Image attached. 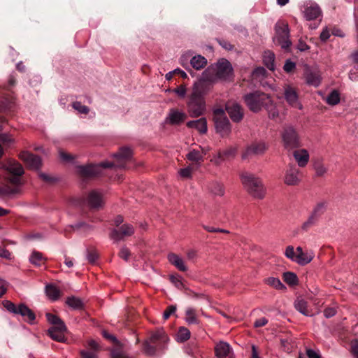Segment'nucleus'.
<instances>
[{"label": "nucleus", "instance_id": "52", "mask_svg": "<svg viewBox=\"0 0 358 358\" xmlns=\"http://www.w3.org/2000/svg\"><path fill=\"white\" fill-rule=\"evenodd\" d=\"M192 171H193V168L192 166H189L184 169H181L178 171V173L182 178L188 179V178H192Z\"/></svg>", "mask_w": 358, "mask_h": 358}, {"label": "nucleus", "instance_id": "64", "mask_svg": "<svg viewBox=\"0 0 358 358\" xmlns=\"http://www.w3.org/2000/svg\"><path fill=\"white\" fill-rule=\"evenodd\" d=\"M81 356L83 358H96L94 351L83 350L81 352Z\"/></svg>", "mask_w": 358, "mask_h": 358}, {"label": "nucleus", "instance_id": "15", "mask_svg": "<svg viewBox=\"0 0 358 358\" xmlns=\"http://www.w3.org/2000/svg\"><path fill=\"white\" fill-rule=\"evenodd\" d=\"M20 157L31 169L37 170L41 166V158L29 152H22Z\"/></svg>", "mask_w": 358, "mask_h": 358}, {"label": "nucleus", "instance_id": "10", "mask_svg": "<svg viewBox=\"0 0 358 358\" xmlns=\"http://www.w3.org/2000/svg\"><path fill=\"white\" fill-rule=\"evenodd\" d=\"M187 110L192 117L201 116L206 110V103L203 98H197L190 95L187 103Z\"/></svg>", "mask_w": 358, "mask_h": 358}, {"label": "nucleus", "instance_id": "43", "mask_svg": "<svg viewBox=\"0 0 358 358\" xmlns=\"http://www.w3.org/2000/svg\"><path fill=\"white\" fill-rule=\"evenodd\" d=\"M285 255L287 258L296 263L297 248L294 250L292 245L287 246L285 251Z\"/></svg>", "mask_w": 358, "mask_h": 358}, {"label": "nucleus", "instance_id": "13", "mask_svg": "<svg viewBox=\"0 0 358 358\" xmlns=\"http://www.w3.org/2000/svg\"><path fill=\"white\" fill-rule=\"evenodd\" d=\"M284 97L291 107L299 110L303 109V105L299 99V95L293 87L286 85L284 87Z\"/></svg>", "mask_w": 358, "mask_h": 358}, {"label": "nucleus", "instance_id": "19", "mask_svg": "<svg viewBox=\"0 0 358 358\" xmlns=\"http://www.w3.org/2000/svg\"><path fill=\"white\" fill-rule=\"evenodd\" d=\"M0 169H5L13 176H21L24 169L20 164L15 161H8L6 163L0 162Z\"/></svg>", "mask_w": 358, "mask_h": 358}, {"label": "nucleus", "instance_id": "62", "mask_svg": "<svg viewBox=\"0 0 358 358\" xmlns=\"http://www.w3.org/2000/svg\"><path fill=\"white\" fill-rule=\"evenodd\" d=\"M330 36H331V34H330L329 30L328 29L327 27H325L322 31L320 36V38L322 41L325 42L330 38Z\"/></svg>", "mask_w": 358, "mask_h": 358}, {"label": "nucleus", "instance_id": "4", "mask_svg": "<svg viewBox=\"0 0 358 358\" xmlns=\"http://www.w3.org/2000/svg\"><path fill=\"white\" fill-rule=\"evenodd\" d=\"M233 74V68L230 62L221 59L216 64L210 65L204 71V75H212L214 76V82L216 80H227Z\"/></svg>", "mask_w": 358, "mask_h": 358}, {"label": "nucleus", "instance_id": "38", "mask_svg": "<svg viewBox=\"0 0 358 358\" xmlns=\"http://www.w3.org/2000/svg\"><path fill=\"white\" fill-rule=\"evenodd\" d=\"M48 334L52 339L56 341L64 342L65 341L64 333L57 331L55 329L50 328L48 331Z\"/></svg>", "mask_w": 358, "mask_h": 358}, {"label": "nucleus", "instance_id": "16", "mask_svg": "<svg viewBox=\"0 0 358 358\" xmlns=\"http://www.w3.org/2000/svg\"><path fill=\"white\" fill-rule=\"evenodd\" d=\"M87 205L92 208H99L103 206V196L101 191H91L87 199Z\"/></svg>", "mask_w": 358, "mask_h": 358}, {"label": "nucleus", "instance_id": "2", "mask_svg": "<svg viewBox=\"0 0 358 358\" xmlns=\"http://www.w3.org/2000/svg\"><path fill=\"white\" fill-rule=\"evenodd\" d=\"M243 100L248 108L254 113H258L264 108L272 117L278 114L271 96L264 92L256 91L248 93L243 96Z\"/></svg>", "mask_w": 358, "mask_h": 358}, {"label": "nucleus", "instance_id": "61", "mask_svg": "<svg viewBox=\"0 0 358 358\" xmlns=\"http://www.w3.org/2000/svg\"><path fill=\"white\" fill-rule=\"evenodd\" d=\"M306 355L308 358H321L319 350H315L313 349H307Z\"/></svg>", "mask_w": 358, "mask_h": 358}, {"label": "nucleus", "instance_id": "23", "mask_svg": "<svg viewBox=\"0 0 358 358\" xmlns=\"http://www.w3.org/2000/svg\"><path fill=\"white\" fill-rule=\"evenodd\" d=\"M169 262L180 271H187L188 268L185 264L184 259L175 253H171L168 255Z\"/></svg>", "mask_w": 358, "mask_h": 358}, {"label": "nucleus", "instance_id": "28", "mask_svg": "<svg viewBox=\"0 0 358 358\" xmlns=\"http://www.w3.org/2000/svg\"><path fill=\"white\" fill-rule=\"evenodd\" d=\"M191 66L196 70H201L207 64V59L200 55H195L190 59Z\"/></svg>", "mask_w": 358, "mask_h": 358}, {"label": "nucleus", "instance_id": "3", "mask_svg": "<svg viewBox=\"0 0 358 358\" xmlns=\"http://www.w3.org/2000/svg\"><path fill=\"white\" fill-rule=\"evenodd\" d=\"M241 180L244 187L254 199L262 200L265 197L266 188L259 178L251 173L243 172L241 174Z\"/></svg>", "mask_w": 358, "mask_h": 358}, {"label": "nucleus", "instance_id": "34", "mask_svg": "<svg viewBox=\"0 0 358 358\" xmlns=\"http://www.w3.org/2000/svg\"><path fill=\"white\" fill-rule=\"evenodd\" d=\"M20 192L19 187H10L8 185H0V196H13Z\"/></svg>", "mask_w": 358, "mask_h": 358}, {"label": "nucleus", "instance_id": "58", "mask_svg": "<svg viewBox=\"0 0 358 358\" xmlns=\"http://www.w3.org/2000/svg\"><path fill=\"white\" fill-rule=\"evenodd\" d=\"M130 255V252L128 248L125 247H122L120 249L119 256L120 258L123 259L125 261H128L129 257Z\"/></svg>", "mask_w": 358, "mask_h": 358}, {"label": "nucleus", "instance_id": "56", "mask_svg": "<svg viewBox=\"0 0 358 358\" xmlns=\"http://www.w3.org/2000/svg\"><path fill=\"white\" fill-rule=\"evenodd\" d=\"M176 310V306L174 305L169 306L163 314L164 320H167Z\"/></svg>", "mask_w": 358, "mask_h": 358}, {"label": "nucleus", "instance_id": "31", "mask_svg": "<svg viewBox=\"0 0 358 358\" xmlns=\"http://www.w3.org/2000/svg\"><path fill=\"white\" fill-rule=\"evenodd\" d=\"M45 293L48 297L52 301H56L60 296L59 289L53 285H47L45 286Z\"/></svg>", "mask_w": 358, "mask_h": 358}, {"label": "nucleus", "instance_id": "27", "mask_svg": "<svg viewBox=\"0 0 358 358\" xmlns=\"http://www.w3.org/2000/svg\"><path fill=\"white\" fill-rule=\"evenodd\" d=\"M189 128H195L201 134H205L207 131V122L206 118L201 117L196 120L189 121L187 123Z\"/></svg>", "mask_w": 358, "mask_h": 358}, {"label": "nucleus", "instance_id": "12", "mask_svg": "<svg viewBox=\"0 0 358 358\" xmlns=\"http://www.w3.org/2000/svg\"><path fill=\"white\" fill-rule=\"evenodd\" d=\"M226 110L231 120L234 122H241L244 116V110L242 106L233 101H229L226 103Z\"/></svg>", "mask_w": 358, "mask_h": 358}, {"label": "nucleus", "instance_id": "60", "mask_svg": "<svg viewBox=\"0 0 358 358\" xmlns=\"http://www.w3.org/2000/svg\"><path fill=\"white\" fill-rule=\"evenodd\" d=\"M52 328L55 329H57V331H59L63 333H64L66 331V327L61 319L58 321V322L54 324V327H52Z\"/></svg>", "mask_w": 358, "mask_h": 358}, {"label": "nucleus", "instance_id": "11", "mask_svg": "<svg viewBox=\"0 0 358 358\" xmlns=\"http://www.w3.org/2000/svg\"><path fill=\"white\" fill-rule=\"evenodd\" d=\"M276 35L273 38L275 44L280 45L284 50H287L291 45L289 31L287 24H277L275 26Z\"/></svg>", "mask_w": 358, "mask_h": 358}, {"label": "nucleus", "instance_id": "17", "mask_svg": "<svg viewBox=\"0 0 358 358\" xmlns=\"http://www.w3.org/2000/svg\"><path fill=\"white\" fill-rule=\"evenodd\" d=\"M149 341L156 347H159V349H162L168 342L169 338L163 329H158L150 335Z\"/></svg>", "mask_w": 358, "mask_h": 358}, {"label": "nucleus", "instance_id": "37", "mask_svg": "<svg viewBox=\"0 0 358 358\" xmlns=\"http://www.w3.org/2000/svg\"><path fill=\"white\" fill-rule=\"evenodd\" d=\"M295 308L304 315H308L307 310V303L306 301L301 298H298L294 302Z\"/></svg>", "mask_w": 358, "mask_h": 358}, {"label": "nucleus", "instance_id": "20", "mask_svg": "<svg viewBox=\"0 0 358 358\" xmlns=\"http://www.w3.org/2000/svg\"><path fill=\"white\" fill-rule=\"evenodd\" d=\"M293 157L297 163L299 167H305L310 159V155L307 150L306 149H298L294 151Z\"/></svg>", "mask_w": 358, "mask_h": 358}, {"label": "nucleus", "instance_id": "18", "mask_svg": "<svg viewBox=\"0 0 358 358\" xmlns=\"http://www.w3.org/2000/svg\"><path fill=\"white\" fill-rule=\"evenodd\" d=\"M268 146L264 141H258L255 142L250 145L246 150L245 154L243 155L242 157L243 159L246 158L247 156L255 155H260L264 153V152L267 150Z\"/></svg>", "mask_w": 358, "mask_h": 358}, {"label": "nucleus", "instance_id": "46", "mask_svg": "<svg viewBox=\"0 0 358 358\" xmlns=\"http://www.w3.org/2000/svg\"><path fill=\"white\" fill-rule=\"evenodd\" d=\"M157 348L155 345H153L150 341H146L143 344V350L148 355H152L155 353Z\"/></svg>", "mask_w": 358, "mask_h": 358}, {"label": "nucleus", "instance_id": "39", "mask_svg": "<svg viewBox=\"0 0 358 358\" xmlns=\"http://www.w3.org/2000/svg\"><path fill=\"white\" fill-rule=\"evenodd\" d=\"M203 155L201 154L199 151L196 150H192L189 151L187 155V159L189 161L199 163L203 160Z\"/></svg>", "mask_w": 358, "mask_h": 358}, {"label": "nucleus", "instance_id": "49", "mask_svg": "<svg viewBox=\"0 0 358 358\" xmlns=\"http://www.w3.org/2000/svg\"><path fill=\"white\" fill-rule=\"evenodd\" d=\"M73 108L78 111V113L80 114H87L88 113L90 109L87 106L83 105L79 101H75L72 104Z\"/></svg>", "mask_w": 358, "mask_h": 358}, {"label": "nucleus", "instance_id": "51", "mask_svg": "<svg viewBox=\"0 0 358 358\" xmlns=\"http://www.w3.org/2000/svg\"><path fill=\"white\" fill-rule=\"evenodd\" d=\"M71 227L74 229V230H78V231H81L83 232H87L89 230H91L92 229V227L85 223V222H78V223H76V224L74 225H72Z\"/></svg>", "mask_w": 358, "mask_h": 358}, {"label": "nucleus", "instance_id": "9", "mask_svg": "<svg viewBox=\"0 0 358 358\" xmlns=\"http://www.w3.org/2000/svg\"><path fill=\"white\" fill-rule=\"evenodd\" d=\"M302 179L299 168L294 164H289L285 169L283 182L288 186H297Z\"/></svg>", "mask_w": 358, "mask_h": 358}, {"label": "nucleus", "instance_id": "1", "mask_svg": "<svg viewBox=\"0 0 358 358\" xmlns=\"http://www.w3.org/2000/svg\"><path fill=\"white\" fill-rule=\"evenodd\" d=\"M132 155L131 150L129 148H122L114 155L115 158L113 162H102L99 164H90L87 166H78V173L85 178H90L99 176L101 173L103 168L116 167L124 169L126 162L129 160Z\"/></svg>", "mask_w": 358, "mask_h": 358}, {"label": "nucleus", "instance_id": "25", "mask_svg": "<svg viewBox=\"0 0 358 358\" xmlns=\"http://www.w3.org/2000/svg\"><path fill=\"white\" fill-rule=\"evenodd\" d=\"M303 13L307 20H313L321 15V10L317 4H310L305 8Z\"/></svg>", "mask_w": 358, "mask_h": 358}, {"label": "nucleus", "instance_id": "14", "mask_svg": "<svg viewBox=\"0 0 358 358\" xmlns=\"http://www.w3.org/2000/svg\"><path fill=\"white\" fill-rule=\"evenodd\" d=\"M134 233V228L131 224H124L118 229L112 230L110 236L113 240L120 241L124 237L131 236Z\"/></svg>", "mask_w": 358, "mask_h": 358}, {"label": "nucleus", "instance_id": "54", "mask_svg": "<svg viewBox=\"0 0 358 358\" xmlns=\"http://www.w3.org/2000/svg\"><path fill=\"white\" fill-rule=\"evenodd\" d=\"M266 73V71L264 67H257L252 71V77L254 78H263L265 76Z\"/></svg>", "mask_w": 358, "mask_h": 358}, {"label": "nucleus", "instance_id": "8", "mask_svg": "<svg viewBox=\"0 0 358 358\" xmlns=\"http://www.w3.org/2000/svg\"><path fill=\"white\" fill-rule=\"evenodd\" d=\"M214 82V76L212 75H204V71L199 80L196 82L192 87V95L197 98H203L211 89V83Z\"/></svg>", "mask_w": 358, "mask_h": 358}, {"label": "nucleus", "instance_id": "48", "mask_svg": "<svg viewBox=\"0 0 358 358\" xmlns=\"http://www.w3.org/2000/svg\"><path fill=\"white\" fill-rule=\"evenodd\" d=\"M224 161H226L225 157L221 152L213 155L210 159V162L215 166H220Z\"/></svg>", "mask_w": 358, "mask_h": 358}, {"label": "nucleus", "instance_id": "36", "mask_svg": "<svg viewBox=\"0 0 358 358\" xmlns=\"http://www.w3.org/2000/svg\"><path fill=\"white\" fill-rule=\"evenodd\" d=\"M264 282L268 285L279 290L285 289V286L281 282L280 280L275 277H268L264 280Z\"/></svg>", "mask_w": 358, "mask_h": 358}, {"label": "nucleus", "instance_id": "7", "mask_svg": "<svg viewBox=\"0 0 358 358\" xmlns=\"http://www.w3.org/2000/svg\"><path fill=\"white\" fill-rule=\"evenodd\" d=\"M213 120L217 133L222 137L229 135L231 133V124L222 108H216L213 110Z\"/></svg>", "mask_w": 358, "mask_h": 358}, {"label": "nucleus", "instance_id": "5", "mask_svg": "<svg viewBox=\"0 0 358 358\" xmlns=\"http://www.w3.org/2000/svg\"><path fill=\"white\" fill-rule=\"evenodd\" d=\"M2 304L9 313L21 315L24 321L29 323H32L36 318L34 312L24 303L16 306L10 301L5 300L3 301Z\"/></svg>", "mask_w": 358, "mask_h": 358}, {"label": "nucleus", "instance_id": "44", "mask_svg": "<svg viewBox=\"0 0 358 358\" xmlns=\"http://www.w3.org/2000/svg\"><path fill=\"white\" fill-rule=\"evenodd\" d=\"M314 169L317 176H323L327 171V167L321 161H317L315 162Z\"/></svg>", "mask_w": 358, "mask_h": 358}, {"label": "nucleus", "instance_id": "30", "mask_svg": "<svg viewBox=\"0 0 358 358\" xmlns=\"http://www.w3.org/2000/svg\"><path fill=\"white\" fill-rule=\"evenodd\" d=\"M306 80L308 85L315 87L319 86L321 82L320 76L317 72L308 71L306 74Z\"/></svg>", "mask_w": 358, "mask_h": 358}, {"label": "nucleus", "instance_id": "47", "mask_svg": "<svg viewBox=\"0 0 358 358\" xmlns=\"http://www.w3.org/2000/svg\"><path fill=\"white\" fill-rule=\"evenodd\" d=\"M326 206L325 202H320L315 206L311 213L319 218L326 209Z\"/></svg>", "mask_w": 358, "mask_h": 358}, {"label": "nucleus", "instance_id": "35", "mask_svg": "<svg viewBox=\"0 0 358 358\" xmlns=\"http://www.w3.org/2000/svg\"><path fill=\"white\" fill-rule=\"evenodd\" d=\"M190 331L185 327H181L178 329L176 334V341L179 343H183L187 341L190 338Z\"/></svg>", "mask_w": 358, "mask_h": 358}, {"label": "nucleus", "instance_id": "21", "mask_svg": "<svg viewBox=\"0 0 358 358\" xmlns=\"http://www.w3.org/2000/svg\"><path fill=\"white\" fill-rule=\"evenodd\" d=\"M314 256L313 251H303L301 247H297L296 263L298 264L304 266L309 264L313 259Z\"/></svg>", "mask_w": 358, "mask_h": 358}, {"label": "nucleus", "instance_id": "33", "mask_svg": "<svg viewBox=\"0 0 358 358\" xmlns=\"http://www.w3.org/2000/svg\"><path fill=\"white\" fill-rule=\"evenodd\" d=\"M263 61L265 64V66L270 70L274 71L275 69V55L268 50L264 52V57H263Z\"/></svg>", "mask_w": 358, "mask_h": 358}, {"label": "nucleus", "instance_id": "6", "mask_svg": "<svg viewBox=\"0 0 358 358\" xmlns=\"http://www.w3.org/2000/svg\"><path fill=\"white\" fill-rule=\"evenodd\" d=\"M281 136L285 149L292 150L301 146L299 134L293 127H285Z\"/></svg>", "mask_w": 358, "mask_h": 358}, {"label": "nucleus", "instance_id": "29", "mask_svg": "<svg viewBox=\"0 0 358 358\" xmlns=\"http://www.w3.org/2000/svg\"><path fill=\"white\" fill-rule=\"evenodd\" d=\"M185 320L188 324H199V321L195 309L193 308H187L186 309Z\"/></svg>", "mask_w": 358, "mask_h": 358}, {"label": "nucleus", "instance_id": "57", "mask_svg": "<svg viewBox=\"0 0 358 358\" xmlns=\"http://www.w3.org/2000/svg\"><path fill=\"white\" fill-rule=\"evenodd\" d=\"M98 258V255L96 251H87V259L91 264L95 263Z\"/></svg>", "mask_w": 358, "mask_h": 358}, {"label": "nucleus", "instance_id": "63", "mask_svg": "<svg viewBox=\"0 0 358 358\" xmlns=\"http://www.w3.org/2000/svg\"><path fill=\"white\" fill-rule=\"evenodd\" d=\"M47 320L52 324H55L60 320L59 317L52 313H48L45 315Z\"/></svg>", "mask_w": 358, "mask_h": 358}, {"label": "nucleus", "instance_id": "59", "mask_svg": "<svg viewBox=\"0 0 358 358\" xmlns=\"http://www.w3.org/2000/svg\"><path fill=\"white\" fill-rule=\"evenodd\" d=\"M8 180L10 183L14 185V187H19L20 188V186L22 185V182H21L20 176H13L12 177H10L8 179Z\"/></svg>", "mask_w": 358, "mask_h": 358}, {"label": "nucleus", "instance_id": "32", "mask_svg": "<svg viewBox=\"0 0 358 358\" xmlns=\"http://www.w3.org/2000/svg\"><path fill=\"white\" fill-rule=\"evenodd\" d=\"M66 304L73 310H81L83 308V301L78 297L70 296L66 299Z\"/></svg>", "mask_w": 358, "mask_h": 358}, {"label": "nucleus", "instance_id": "41", "mask_svg": "<svg viewBox=\"0 0 358 358\" xmlns=\"http://www.w3.org/2000/svg\"><path fill=\"white\" fill-rule=\"evenodd\" d=\"M283 280L287 284L289 285H296L298 282L297 275L293 272L284 273Z\"/></svg>", "mask_w": 358, "mask_h": 358}, {"label": "nucleus", "instance_id": "55", "mask_svg": "<svg viewBox=\"0 0 358 358\" xmlns=\"http://www.w3.org/2000/svg\"><path fill=\"white\" fill-rule=\"evenodd\" d=\"M173 92L176 93L179 97L184 98L187 93V88L185 85H181L177 88L174 89Z\"/></svg>", "mask_w": 358, "mask_h": 358}, {"label": "nucleus", "instance_id": "42", "mask_svg": "<svg viewBox=\"0 0 358 358\" xmlns=\"http://www.w3.org/2000/svg\"><path fill=\"white\" fill-rule=\"evenodd\" d=\"M318 219L317 217L311 213L307 220L303 223L301 226L302 230L305 231H308L317 223Z\"/></svg>", "mask_w": 358, "mask_h": 358}, {"label": "nucleus", "instance_id": "22", "mask_svg": "<svg viewBox=\"0 0 358 358\" xmlns=\"http://www.w3.org/2000/svg\"><path fill=\"white\" fill-rule=\"evenodd\" d=\"M207 189L209 192L217 196H223L225 193L224 185L218 180H212L208 182Z\"/></svg>", "mask_w": 358, "mask_h": 358}, {"label": "nucleus", "instance_id": "45", "mask_svg": "<svg viewBox=\"0 0 358 358\" xmlns=\"http://www.w3.org/2000/svg\"><path fill=\"white\" fill-rule=\"evenodd\" d=\"M43 259L42 254L38 252H33L29 258L30 262L36 266H40Z\"/></svg>", "mask_w": 358, "mask_h": 358}, {"label": "nucleus", "instance_id": "40", "mask_svg": "<svg viewBox=\"0 0 358 358\" xmlns=\"http://www.w3.org/2000/svg\"><path fill=\"white\" fill-rule=\"evenodd\" d=\"M326 102L331 106L338 104L340 102V95L338 91H332L325 99Z\"/></svg>", "mask_w": 358, "mask_h": 358}, {"label": "nucleus", "instance_id": "50", "mask_svg": "<svg viewBox=\"0 0 358 358\" xmlns=\"http://www.w3.org/2000/svg\"><path fill=\"white\" fill-rule=\"evenodd\" d=\"M171 282L178 289H182L184 287L182 278L179 275H172L170 276Z\"/></svg>", "mask_w": 358, "mask_h": 358}, {"label": "nucleus", "instance_id": "53", "mask_svg": "<svg viewBox=\"0 0 358 358\" xmlns=\"http://www.w3.org/2000/svg\"><path fill=\"white\" fill-rule=\"evenodd\" d=\"M221 152L223 154L225 159L227 160L235 157L236 154V148L230 147L222 151Z\"/></svg>", "mask_w": 358, "mask_h": 358}, {"label": "nucleus", "instance_id": "26", "mask_svg": "<svg viewBox=\"0 0 358 358\" xmlns=\"http://www.w3.org/2000/svg\"><path fill=\"white\" fill-rule=\"evenodd\" d=\"M231 348L229 343L226 342H220L215 346V353L218 358H224L229 356Z\"/></svg>", "mask_w": 358, "mask_h": 358}, {"label": "nucleus", "instance_id": "24", "mask_svg": "<svg viewBox=\"0 0 358 358\" xmlns=\"http://www.w3.org/2000/svg\"><path fill=\"white\" fill-rule=\"evenodd\" d=\"M186 117L187 115L184 112L173 109L170 110L167 120L171 124H178L183 122Z\"/></svg>", "mask_w": 358, "mask_h": 358}]
</instances>
